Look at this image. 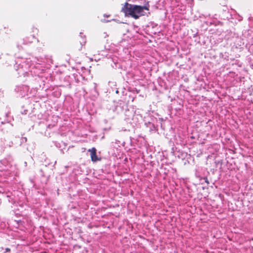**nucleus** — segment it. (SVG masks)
<instances>
[{
	"mask_svg": "<svg viewBox=\"0 0 253 253\" xmlns=\"http://www.w3.org/2000/svg\"><path fill=\"white\" fill-rule=\"evenodd\" d=\"M85 43V41L80 36L77 40L76 42V46L78 50H80L82 49L83 46L84 45Z\"/></svg>",
	"mask_w": 253,
	"mask_h": 253,
	"instance_id": "obj_3",
	"label": "nucleus"
},
{
	"mask_svg": "<svg viewBox=\"0 0 253 253\" xmlns=\"http://www.w3.org/2000/svg\"><path fill=\"white\" fill-rule=\"evenodd\" d=\"M88 151L90 152V158L92 162H96L100 160L97 156L96 149L94 147H93L90 149H88Z\"/></svg>",
	"mask_w": 253,
	"mask_h": 253,
	"instance_id": "obj_2",
	"label": "nucleus"
},
{
	"mask_svg": "<svg viewBox=\"0 0 253 253\" xmlns=\"http://www.w3.org/2000/svg\"><path fill=\"white\" fill-rule=\"evenodd\" d=\"M5 251L7 252H9L10 251V249L9 248H6L5 249Z\"/></svg>",
	"mask_w": 253,
	"mask_h": 253,
	"instance_id": "obj_5",
	"label": "nucleus"
},
{
	"mask_svg": "<svg viewBox=\"0 0 253 253\" xmlns=\"http://www.w3.org/2000/svg\"><path fill=\"white\" fill-rule=\"evenodd\" d=\"M144 10H149V5L141 6L125 2L122 8V12L125 13L126 16L131 17L134 19H138L140 17L145 16L146 13Z\"/></svg>",
	"mask_w": 253,
	"mask_h": 253,
	"instance_id": "obj_1",
	"label": "nucleus"
},
{
	"mask_svg": "<svg viewBox=\"0 0 253 253\" xmlns=\"http://www.w3.org/2000/svg\"><path fill=\"white\" fill-rule=\"evenodd\" d=\"M204 179L205 180V182L207 183V184H209V180H208V179L207 177H205L204 178Z\"/></svg>",
	"mask_w": 253,
	"mask_h": 253,
	"instance_id": "obj_4",
	"label": "nucleus"
}]
</instances>
